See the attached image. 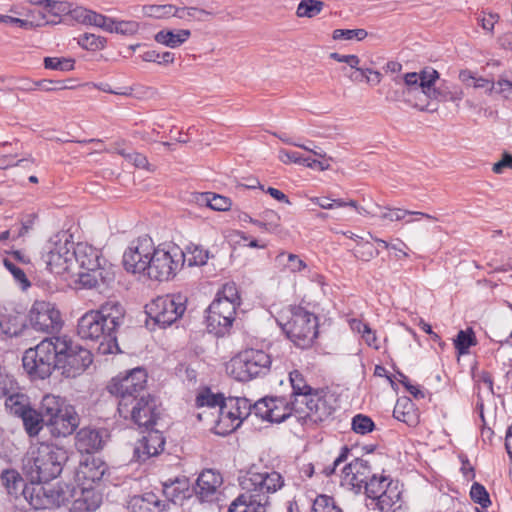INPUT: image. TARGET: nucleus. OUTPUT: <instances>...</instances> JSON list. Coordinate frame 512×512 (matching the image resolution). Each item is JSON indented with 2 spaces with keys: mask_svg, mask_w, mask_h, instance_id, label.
<instances>
[{
  "mask_svg": "<svg viewBox=\"0 0 512 512\" xmlns=\"http://www.w3.org/2000/svg\"><path fill=\"white\" fill-rule=\"evenodd\" d=\"M18 418L22 420L25 432L29 437H36L43 428L44 414L42 409L37 411L32 405Z\"/></svg>",
  "mask_w": 512,
  "mask_h": 512,
  "instance_id": "obj_32",
  "label": "nucleus"
},
{
  "mask_svg": "<svg viewBox=\"0 0 512 512\" xmlns=\"http://www.w3.org/2000/svg\"><path fill=\"white\" fill-rule=\"evenodd\" d=\"M154 252V242L144 235L132 241L123 254V265L127 272L145 273L150 255Z\"/></svg>",
  "mask_w": 512,
  "mask_h": 512,
  "instance_id": "obj_17",
  "label": "nucleus"
},
{
  "mask_svg": "<svg viewBox=\"0 0 512 512\" xmlns=\"http://www.w3.org/2000/svg\"><path fill=\"white\" fill-rule=\"evenodd\" d=\"M148 430L147 435L143 436L134 448V458L139 462L157 456L164 450L165 438L163 434L152 428Z\"/></svg>",
  "mask_w": 512,
  "mask_h": 512,
  "instance_id": "obj_26",
  "label": "nucleus"
},
{
  "mask_svg": "<svg viewBox=\"0 0 512 512\" xmlns=\"http://www.w3.org/2000/svg\"><path fill=\"white\" fill-rule=\"evenodd\" d=\"M236 307L229 302L213 300L207 308V329L222 337L229 333L236 316Z\"/></svg>",
  "mask_w": 512,
  "mask_h": 512,
  "instance_id": "obj_18",
  "label": "nucleus"
},
{
  "mask_svg": "<svg viewBox=\"0 0 512 512\" xmlns=\"http://www.w3.org/2000/svg\"><path fill=\"white\" fill-rule=\"evenodd\" d=\"M222 483L223 478L219 472L206 469L198 476L193 490L200 502L211 503L218 499L219 488Z\"/></svg>",
  "mask_w": 512,
  "mask_h": 512,
  "instance_id": "obj_22",
  "label": "nucleus"
},
{
  "mask_svg": "<svg viewBox=\"0 0 512 512\" xmlns=\"http://www.w3.org/2000/svg\"><path fill=\"white\" fill-rule=\"evenodd\" d=\"M311 512H343L342 509L336 504L333 497L320 494L312 504Z\"/></svg>",
  "mask_w": 512,
  "mask_h": 512,
  "instance_id": "obj_47",
  "label": "nucleus"
},
{
  "mask_svg": "<svg viewBox=\"0 0 512 512\" xmlns=\"http://www.w3.org/2000/svg\"><path fill=\"white\" fill-rule=\"evenodd\" d=\"M433 68H426L419 73L410 72L406 73L402 80L404 84L407 86L408 92L421 89L422 93L426 96V87H424L425 82L429 81L432 78Z\"/></svg>",
  "mask_w": 512,
  "mask_h": 512,
  "instance_id": "obj_36",
  "label": "nucleus"
},
{
  "mask_svg": "<svg viewBox=\"0 0 512 512\" xmlns=\"http://www.w3.org/2000/svg\"><path fill=\"white\" fill-rule=\"evenodd\" d=\"M41 409L44 422L53 437H67L80 424V417L75 407L59 396L45 395L41 401Z\"/></svg>",
  "mask_w": 512,
  "mask_h": 512,
  "instance_id": "obj_6",
  "label": "nucleus"
},
{
  "mask_svg": "<svg viewBox=\"0 0 512 512\" xmlns=\"http://www.w3.org/2000/svg\"><path fill=\"white\" fill-rule=\"evenodd\" d=\"M23 327L20 316L0 311V330L3 334L13 337L18 336Z\"/></svg>",
  "mask_w": 512,
  "mask_h": 512,
  "instance_id": "obj_38",
  "label": "nucleus"
},
{
  "mask_svg": "<svg viewBox=\"0 0 512 512\" xmlns=\"http://www.w3.org/2000/svg\"><path fill=\"white\" fill-rule=\"evenodd\" d=\"M68 460L67 451L53 444L41 443L29 451L24 469L32 483L42 485L57 478Z\"/></svg>",
  "mask_w": 512,
  "mask_h": 512,
  "instance_id": "obj_3",
  "label": "nucleus"
},
{
  "mask_svg": "<svg viewBox=\"0 0 512 512\" xmlns=\"http://www.w3.org/2000/svg\"><path fill=\"white\" fill-rule=\"evenodd\" d=\"M108 439L105 428L83 427L75 435V447L81 454H94L105 447Z\"/></svg>",
  "mask_w": 512,
  "mask_h": 512,
  "instance_id": "obj_21",
  "label": "nucleus"
},
{
  "mask_svg": "<svg viewBox=\"0 0 512 512\" xmlns=\"http://www.w3.org/2000/svg\"><path fill=\"white\" fill-rule=\"evenodd\" d=\"M163 494L168 501L176 503L183 501L190 496V490L187 479H175L171 482L163 483Z\"/></svg>",
  "mask_w": 512,
  "mask_h": 512,
  "instance_id": "obj_33",
  "label": "nucleus"
},
{
  "mask_svg": "<svg viewBox=\"0 0 512 512\" xmlns=\"http://www.w3.org/2000/svg\"><path fill=\"white\" fill-rule=\"evenodd\" d=\"M197 201L206 203L207 206L216 211H226L231 207V200L229 198L213 192L199 194Z\"/></svg>",
  "mask_w": 512,
  "mask_h": 512,
  "instance_id": "obj_40",
  "label": "nucleus"
},
{
  "mask_svg": "<svg viewBox=\"0 0 512 512\" xmlns=\"http://www.w3.org/2000/svg\"><path fill=\"white\" fill-rule=\"evenodd\" d=\"M470 497L475 503L481 505L483 508H486L491 504V500L486 488L478 482H474L472 484L470 489Z\"/></svg>",
  "mask_w": 512,
  "mask_h": 512,
  "instance_id": "obj_54",
  "label": "nucleus"
},
{
  "mask_svg": "<svg viewBox=\"0 0 512 512\" xmlns=\"http://www.w3.org/2000/svg\"><path fill=\"white\" fill-rule=\"evenodd\" d=\"M227 399H225L221 394H213L209 389L205 390L204 392L200 393L196 397V406L197 407H208L213 408L218 411V416L220 415V406L223 405V403L226 402Z\"/></svg>",
  "mask_w": 512,
  "mask_h": 512,
  "instance_id": "obj_44",
  "label": "nucleus"
},
{
  "mask_svg": "<svg viewBox=\"0 0 512 512\" xmlns=\"http://www.w3.org/2000/svg\"><path fill=\"white\" fill-rule=\"evenodd\" d=\"M108 469L107 464L96 457H88L80 462L76 470V481L78 486L93 487L104 476Z\"/></svg>",
  "mask_w": 512,
  "mask_h": 512,
  "instance_id": "obj_23",
  "label": "nucleus"
},
{
  "mask_svg": "<svg viewBox=\"0 0 512 512\" xmlns=\"http://www.w3.org/2000/svg\"><path fill=\"white\" fill-rule=\"evenodd\" d=\"M270 397H265L252 404V414L270 422Z\"/></svg>",
  "mask_w": 512,
  "mask_h": 512,
  "instance_id": "obj_61",
  "label": "nucleus"
},
{
  "mask_svg": "<svg viewBox=\"0 0 512 512\" xmlns=\"http://www.w3.org/2000/svg\"><path fill=\"white\" fill-rule=\"evenodd\" d=\"M73 496L70 512H95L102 503V494L94 487L79 486Z\"/></svg>",
  "mask_w": 512,
  "mask_h": 512,
  "instance_id": "obj_28",
  "label": "nucleus"
},
{
  "mask_svg": "<svg viewBox=\"0 0 512 512\" xmlns=\"http://www.w3.org/2000/svg\"><path fill=\"white\" fill-rule=\"evenodd\" d=\"M186 304L187 297L180 293L159 296L146 305V314L155 324L166 328L183 316Z\"/></svg>",
  "mask_w": 512,
  "mask_h": 512,
  "instance_id": "obj_13",
  "label": "nucleus"
},
{
  "mask_svg": "<svg viewBox=\"0 0 512 512\" xmlns=\"http://www.w3.org/2000/svg\"><path fill=\"white\" fill-rule=\"evenodd\" d=\"M147 383V373L143 368L137 367L129 371L124 376H117L112 379L107 389L110 394L118 398V405L122 404L124 399L129 398V402L139 398L140 393L144 391Z\"/></svg>",
  "mask_w": 512,
  "mask_h": 512,
  "instance_id": "obj_16",
  "label": "nucleus"
},
{
  "mask_svg": "<svg viewBox=\"0 0 512 512\" xmlns=\"http://www.w3.org/2000/svg\"><path fill=\"white\" fill-rule=\"evenodd\" d=\"M270 422L281 423L288 417L295 415L299 420H303L304 423L309 421V412L305 409H298L292 405V399L289 397L287 400L285 397H270Z\"/></svg>",
  "mask_w": 512,
  "mask_h": 512,
  "instance_id": "obj_27",
  "label": "nucleus"
},
{
  "mask_svg": "<svg viewBox=\"0 0 512 512\" xmlns=\"http://www.w3.org/2000/svg\"><path fill=\"white\" fill-rule=\"evenodd\" d=\"M276 260L283 264L290 272L296 273L304 270L307 264L296 254L280 252Z\"/></svg>",
  "mask_w": 512,
  "mask_h": 512,
  "instance_id": "obj_46",
  "label": "nucleus"
},
{
  "mask_svg": "<svg viewBox=\"0 0 512 512\" xmlns=\"http://www.w3.org/2000/svg\"><path fill=\"white\" fill-rule=\"evenodd\" d=\"M128 401L129 398H126L118 405L119 415L124 419H130L140 428H153L160 416L156 398L148 394L136 398L135 401Z\"/></svg>",
  "mask_w": 512,
  "mask_h": 512,
  "instance_id": "obj_14",
  "label": "nucleus"
},
{
  "mask_svg": "<svg viewBox=\"0 0 512 512\" xmlns=\"http://www.w3.org/2000/svg\"><path fill=\"white\" fill-rule=\"evenodd\" d=\"M476 344L475 334L472 329L460 330L454 340L456 350L460 355L468 353V349Z\"/></svg>",
  "mask_w": 512,
  "mask_h": 512,
  "instance_id": "obj_48",
  "label": "nucleus"
},
{
  "mask_svg": "<svg viewBox=\"0 0 512 512\" xmlns=\"http://www.w3.org/2000/svg\"><path fill=\"white\" fill-rule=\"evenodd\" d=\"M289 380L292 388L290 394L292 405L307 410L310 422H323L333 414L335 410L331 404L333 396L327 390L311 387L298 370L289 373Z\"/></svg>",
  "mask_w": 512,
  "mask_h": 512,
  "instance_id": "obj_2",
  "label": "nucleus"
},
{
  "mask_svg": "<svg viewBox=\"0 0 512 512\" xmlns=\"http://www.w3.org/2000/svg\"><path fill=\"white\" fill-rule=\"evenodd\" d=\"M367 505L379 512H406L404 501L397 484L390 485L388 483L386 492H382L381 496H377V499L373 502H369Z\"/></svg>",
  "mask_w": 512,
  "mask_h": 512,
  "instance_id": "obj_29",
  "label": "nucleus"
},
{
  "mask_svg": "<svg viewBox=\"0 0 512 512\" xmlns=\"http://www.w3.org/2000/svg\"><path fill=\"white\" fill-rule=\"evenodd\" d=\"M254 495H250L241 490V493L231 502L228 512H267L270 505Z\"/></svg>",
  "mask_w": 512,
  "mask_h": 512,
  "instance_id": "obj_30",
  "label": "nucleus"
},
{
  "mask_svg": "<svg viewBox=\"0 0 512 512\" xmlns=\"http://www.w3.org/2000/svg\"><path fill=\"white\" fill-rule=\"evenodd\" d=\"M1 481L10 496L16 499L23 496L36 510L47 509L53 505L60 506L68 501L63 491H55L51 487L43 485L32 484L28 486L15 469L3 470Z\"/></svg>",
  "mask_w": 512,
  "mask_h": 512,
  "instance_id": "obj_4",
  "label": "nucleus"
},
{
  "mask_svg": "<svg viewBox=\"0 0 512 512\" xmlns=\"http://www.w3.org/2000/svg\"><path fill=\"white\" fill-rule=\"evenodd\" d=\"M431 73L432 78L424 84V87H426L427 98L440 102H455L463 98L464 93L462 89L456 85L443 82L439 86H436V82L439 79V73L436 70H433Z\"/></svg>",
  "mask_w": 512,
  "mask_h": 512,
  "instance_id": "obj_25",
  "label": "nucleus"
},
{
  "mask_svg": "<svg viewBox=\"0 0 512 512\" xmlns=\"http://www.w3.org/2000/svg\"><path fill=\"white\" fill-rule=\"evenodd\" d=\"M168 504L153 492L134 496L130 501L131 512H164Z\"/></svg>",
  "mask_w": 512,
  "mask_h": 512,
  "instance_id": "obj_31",
  "label": "nucleus"
},
{
  "mask_svg": "<svg viewBox=\"0 0 512 512\" xmlns=\"http://www.w3.org/2000/svg\"><path fill=\"white\" fill-rule=\"evenodd\" d=\"M342 474L343 484L357 491L361 490L373 475L369 462L362 458H355L345 465Z\"/></svg>",
  "mask_w": 512,
  "mask_h": 512,
  "instance_id": "obj_24",
  "label": "nucleus"
},
{
  "mask_svg": "<svg viewBox=\"0 0 512 512\" xmlns=\"http://www.w3.org/2000/svg\"><path fill=\"white\" fill-rule=\"evenodd\" d=\"M242 491L255 497L264 499V503L271 505L270 495L279 491L285 485L284 477L274 470L259 471L251 467L244 475L239 477Z\"/></svg>",
  "mask_w": 512,
  "mask_h": 512,
  "instance_id": "obj_11",
  "label": "nucleus"
},
{
  "mask_svg": "<svg viewBox=\"0 0 512 512\" xmlns=\"http://www.w3.org/2000/svg\"><path fill=\"white\" fill-rule=\"evenodd\" d=\"M75 12L77 17L81 18L84 23L94 25L107 32L111 17L87 9H79Z\"/></svg>",
  "mask_w": 512,
  "mask_h": 512,
  "instance_id": "obj_42",
  "label": "nucleus"
},
{
  "mask_svg": "<svg viewBox=\"0 0 512 512\" xmlns=\"http://www.w3.org/2000/svg\"><path fill=\"white\" fill-rule=\"evenodd\" d=\"M14 390H18V383L0 365V398L5 397Z\"/></svg>",
  "mask_w": 512,
  "mask_h": 512,
  "instance_id": "obj_58",
  "label": "nucleus"
},
{
  "mask_svg": "<svg viewBox=\"0 0 512 512\" xmlns=\"http://www.w3.org/2000/svg\"><path fill=\"white\" fill-rule=\"evenodd\" d=\"M5 397V408L14 417H19L32 405L29 396L17 390L8 393Z\"/></svg>",
  "mask_w": 512,
  "mask_h": 512,
  "instance_id": "obj_34",
  "label": "nucleus"
},
{
  "mask_svg": "<svg viewBox=\"0 0 512 512\" xmlns=\"http://www.w3.org/2000/svg\"><path fill=\"white\" fill-rule=\"evenodd\" d=\"M352 430L358 434H368L375 428L373 420L366 415L357 414L352 418Z\"/></svg>",
  "mask_w": 512,
  "mask_h": 512,
  "instance_id": "obj_52",
  "label": "nucleus"
},
{
  "mask_svg": "<svg viewBox=\"0 0 512 512\" xmlns=\"http://www.w3.org/2000/svg\"><path fill=\"white\" fill-rule=\"evenodd\" d=\"M324 2L320 0H302L297 7L298 17L312 18L317 16L323 9Z\"/></svg>",
  "mask_w": 512,
  "mask_h": 512,
  "instance_id": "obj_49",
  "label": "nucleus"
},
{
  "mask_svg": "<svg viewBox=\"0 0 512 512\" xmlns=\"http://www.w3.org/2000/svg\"><path fill=\"white\" fill-rule=\"evenodd\" d=\"M208 14L203 9L195 7H176L173 6V16L179 19H200V15Z\"/></svg>",
  "mask_w": 512,
  "mask_h": 512,
  "instance_id": "obj_62",
  "label": "nucleus"
},
{
  "mask_svg": "<svg viewBox=\"0 0 512 512\" xmlns=\"http://www.w3.org/2000/svg\"><path fill=\"white\" fill-rule=\"evenodd\" d=\"M393 417L409 426L415 425L417 420L413 402L407 398L397 400L393 410Z\"/></svg>",
  "mask_w": 512,
  "mask_h": 512,
  "instance_id": "obj_37",
  "label": "nucleus"
},
{
  "mask_svg": "<svg viewBox=\"0 0 512 512\" xmlns=\"http://www.w3.org/2000/svg\"><path fill=\"white\" fill-rule=\"evenodd\" d=\"M191 32L187 29L177 31L161 30L155 35V41L170 48H176L188 40Z\"/></svg>",
  "mask_w": 512,
  "mask_h": 512,
  "instance_id": "obj_35",
  "label": "nucleus"
},
{
  "mask_svg": "<svg viewBox=\"0 0 512 512\" xmlns=\"http://www.w3.org/2000/svg\"><path fill=\"white\" fill-rule=\"evenodd\" d=\"M264 216H271V219L269 221H265L263 219L255 220V219L250 218V222L253 223L254 225H257L259 228H261L267 232L277 231V229L280 225L279 215L272 210H267L264 212Z\"/></svg>",
  "mask_w": 512,
  "mask_h": 512,
  "instance_id": "obj_56",
  "label": "nucleus"
},
{
  "mask_svg": "<svg viewBox=\"0 0 512 512\" xmlns=\"http://www.w3.org/2000/svg\"><path fill=\"white\" fill-rule=\"evenodd\" d=\"M252 414V403L247 398L230 397L220 406L217 428L220 434L235 431Z\"/></svg>",
  "mask_w": 512,
  "mask_h": 512,
  "instance_id": "obj_15",
  "label": "nucleus"
},
{
  "mask_svg": "<svg viewBox=\"0 0 512 512\" xmlns=\"http://www.w3.org/2000/svg\"><path fill=\"white\" fill-rule=\"evenodd\" d=\"M278 323L287 338L301 349L310 348L318 336V317L301 306H290Z\"/></svg>",
  "mask_w": 512,
  "mask_h": 512,
  "instance_id": "obj_5",
  "label": "nucleus"
},
{
  "mask_svg": "<svg viewBox=\"0 0 512 512\" xmlns=\"http://www.w3.org/2000/svg\"><path fill=\"white\" fill-rule=\"evenodd\" d=\"M141 58L145 62H154L162 65H167L174 62V54L166 51L159 53L155 50H149L141 55Z\"/></svg>",
  "mask_w": 512,
  "mask_h": 512,
  "instance_id": "obj_55",
  "label": "nucleus"
},
{
  "mask_svg": "<svg viewBox=\"0 0 512 512\" xmlns=\"http://www.w3.org/2000/svg\"><path fill=\"white\" fill-rule=\"evenodd\" d=\"M80 271L77 282L82 288L93 289L109 280V272L101 265V253L87 243H77L71 252Z\"/></svg>",
  "mask_w": 512,
  "mask_h": 512,
  "instance_id": "obj_7",
  "label": "nucleus"
},
{
  "mask_svg": "<svg viewBox=\"0 0 512 512\" xmlns=\"http://www.w3.org/2000/svg\"><path fill=\"white\" fill-rule=\"evenodd\" d=\"M214 300L229 302L231 305L237 308L240 305V296L236 284H224L222 289L217 293V297Z\"/></svg>",
  "mask_w": 512,
  "mask_h": 512,
  "instance_id": "obj_50",
  "label": "nucleus"
},
{
  "mask_svg": "<svg viewBox=\"0 0 512 512\" xmlns=\"http://www.w3.org/2000/svg\"><path fill=\"white\" fill-rule=\"evenodd\" d=\"M368 33L364 29H336L333 31V39L335 40H352L359 41L365 39Z\"/></svg>",
  "mask_w": 512,
  "mask_h": 512,
  "instance_id": "obj_57",
  "label": "nucleus"
},
{
  "mask_svg": "<svg viewBox=\"0 0 512 512\" xmlns=\"http://www.w3.org/2000/svg\"><path fill=\"white\" fill-rule=\"evenodd\" d=\"M272 364L271 356L260 349L240 351L226 365L227 373L237 381L248 382L267 375Z\"/></svg>",
  "mask_w": 512,
  "mask_h": 512,
  "instance_id": "obj_8",
  "label": "nucleus"
},
{
  "mask_svg": "<svg viewBox=\"0 0 512 512\" xmlns=\"http://www.w3.org/2000/svg\"><path fill=\"white\" fill-rule=\"evenodd\" d=\"M23 368L32 379H46L57 369L56 336L45 338L24 352Z\"/></svg>",
  "mask_w": 512,
  "mask_h": 512,
  "instance_id": "obj_9",
  "label": "nucleus"
},
{
  "mask_svg": "<svg viewBox=\"0 0 512 512\" xmlns=\"http://www.w3.org/2000/svg\"><path fill=\"white\" fill-rule=\"evenodd\" d=\"M139 30V23L132 20H117L110 18L107 32L124 36H132Z\"/></svg>",
  "mask_w": 512,
  "mask_h": 512,
  "instance_id": "obj_41",
  "label": "nucleus"
},
{
  "mask_svg": "<svg viewBox=\"0 0 512 512\" xmlns=\"http://www.w3.org/2000/svg\"><path fill=\"white\" fill-rule=\"evenodd\" d=\"M278 159L284 164L295 163L304 166L307 161V157H303L299 152L286 149L279 150Z\"/></svg>",
  "mask_w": 512,
  "mask_h": 512,
  "instance_id": "obj_63",
  "label": "nucleus"
},
{
  "mask_svg": "<svg viewBox=\"0 0 512 512\" xmlns=\"http://www.w3.org/2000/svg\"><path fill=\"white\" fill-rule=\"evenodd\" d=\"M29 321L36 331L51 332L61 325L60 312L46 301H36L29 311Z\"/></svg>",
  "mask_w": 512,
  "mask_h": 512,
  "instance_id": "obj_19",
  "label": "nucleus"
},
{
  "mask_svg": "<svg viewBox=\"0 0 512 512\" xmlns=\"http://www.w3.org/2000/svg\"><path fill=\"white\" fill-rule=\"evenodd\" d=\"M75 60L65 57H45L44 67L58 71H71L74 69Z\"/></svg>",
  "mask_w": 512,
  "mask_h": 512,
  "instance_id": "obj_51",
  "label": "nucleus"
},
{
  "mask_svg": "<svg viewBox=\"0 0 512 512\" xmlns=\"http://www.w3.org/2000/svg\"><path fill=\"white\" fill-rule=\"evenodd\" d=\"M173 6L174 5L171 4L147 5L143 7V10L147 16L155 18H165L173 16Z\"/></svg>",
  "mask_w": 512,
  "mask_h": 512,
  "instance_id": "obj_59",
  "label": "nucleus"
},
{
  "mask_svg": "<svg viewBox=\"0 0 512 512\" xmlns=\"http://www.w3.org/2000/svg\"><path fill=\"white\" fill-rule=\"evenodd\" d=\"M78 44L84 49L95 51L104 48L106 40L94 34L84 33L79 36Z\"/></svg>",
  "mask_w": 512,
  "mask_h": 512,
  "instance_id": "obj_53",
  "label": "nucleus"
},
{
  "mask_svg": "<svg viewBox=\"0 0 512 512\" xmlns=\"http://www.w3.org/2000/svg\"><path fill=\"white\" fill-rule=\"evenodd\" d=\"M3 264L5 268L13 275L17 282L21 283L24 287L30 286V282L27 279L25 272L21 268L16 266L8 259H4Z\"/></svg>",
  "mask_w": 512,
  "mask_h": 512,
  "instance_id": "obj_64",
  "label": "nucleus"
},
{
  "mask_svg": "<svg viewBox=\"0 0 512 512\" xmlns=\"http://www.w3.org/2000/svg\"><path fill=\"white\" fill-rule=\"evenodd\" d=\"M41 261L54 274L72 270L71 251L67 243L49 242L43 249Z\"/></svg>",
  "mask_w": 512,
  "mask_h": 512,
  "instance_id": "obj_20",
  "label": "nucleus"
},
{
  "mask_svg": "<svg viewBox=\"0 0 512 512\" xmlns=\"http://www.w3.org/2000/svg\"><path fill=\"white\" fill-rule=\"evenodd\" d=\"M408 215H417L429 220H437L434 216L424 212L409 211L400 208H386L385 211L381 212L379 217L383 220L401 221L404 220Z\"/></svg>",
  "mask_w": 512,
  "mask_h": 512,
  "instance_id": "obj_43",
  "label": "nucleus"
},
{
  "mask_svg": "<svg viewBox=\"0 0 512 512\" xmlns=\"http://www.w3.org/2000/svg\"><path fill=\"white\" fill-rule=\"evenodd\" d=\"M388 483L390 485H395L392 479L387 476L377 477L375 474L371 476V478L363 486L370 502H373L375 499H377V496H381L382 492H386V486Z\"/></svg>",
  "mask_w": 512,
  "mask_h": 512,
  "instance_id": "obj_39",
  "label": "nucleus"
},
{
  "mask_svg": "<svg viewBox=\"0 0 512 512\" xmlns=\"http://www.w3.org/2000/svg\"><path fill=\"white\" fill-rule=\"evenodd\" d=\"M184 263L185 253L178 246H169L168 249L154 246L144 275L152 280L166 281L172 278Z\"/></svg>",
  "mask_w": 512,
  "mask_h": 512,
  "instance_id": "obj_12",
  "label": "nucleus"
},
{
  "mask_svg": "<svg viewBox=\"0 0 512 512\" xmlns=\"http://www.w3.org/2000/svg\"><path fill=\"white\" fill-rule=\"evenodd\" d=\"M57 369L68 378L83 373L92 363L89 350L73 342L68 336H56Z\"/></svg>",
  "mask_w": 512,
  "mask_h": 512,
  "instance_id": "obj_10",
  "label": "nucleus"
},
{
  "mask_svg": "<svg viewBox=\"0 0 512 512\" xmlns=\"http://www.w3.org/2000/svg\"><path fill=\"white\" fill-rule=\"evenodd\" d=\"M355 257L362 261H370L379 255V251L374 249L373 244L370 242L359 243L354 251Z\"/></svg>",
  "mask_w": 512,
  "mask_h": 512,
  "instance_id": "obj_60",
  "label": "nucleus"
},
{
  "mask_svg": "<svg viewBox=\"0 0 512 512\" xmlns=\"http://www.w3.org/2000/svg\"><path fill=\"white\" fill-rule=\"evenodd\" d=\"M209 259V251L198 245H192L187 247V253H185V262L187 261L189 266H203Z\"/></svg>",
  "mask_w": 512,
  "mask_h": 512,
  "instance_id": "obj_45",
  "label": "nucleus"
},
{
  "mask_svg": "<svg viewBox=\"0 0 512 512\" xmlns=\"http://www.w3.org/2000/svg\"><path fill=\"white\" fill-rule=\"evenodd\" d=\"M125 310L117 301H107L98 310L86 312L79 320L77 333L80 338L99 342L102 355L119 351L117 331L123 323Z\"/></svg>",
  "mask_w": 512,
  "mask_h": 512,
  "instance_id": "obj_1",
  "label": "nucleus"
}]
</instances>
